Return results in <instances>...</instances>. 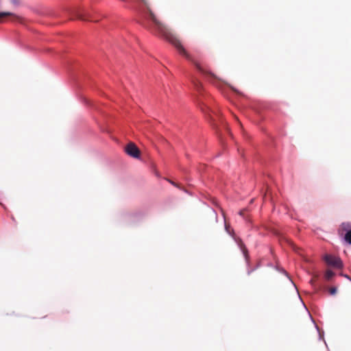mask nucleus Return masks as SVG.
<instances>
[{
  "label": "nucleus",
  "mask_w": 351,
  "mask_h": 351,
  "mask_svg": "<svg viewBox=\"0 0 351 351\" xmlns=\"http://www.w3.org/2000/svg\"><path fill=\"white\" fill-rule=\"evenodd\" d=\"M143 7L139 8L142 17L141 23L146 28L154 32L170 42L178 49L179 53L188 60H192L191 56L185 50L178 38L171 32V29L152 12L147 0H140Z\"/></svg>",
  "instance_id": "f257e3e1"
},
{
  "label": "nucleus",
  "mask_w": 351,
  "mask_h": 351,
  "mask_svg": "<svg viewBox=\"0 0 351 351\" xmlns=\"http://www.w3.org/2000/svg\"><path fill=\"white\" fill-rule=\"evenodd\" d=\"M324 261L328 265L332 266L335 268H341L343 266V263L341 259L339 257L333 255H325Z\"/></svg>",
  "instance_id": "f03ea898"
},
{
  "label": "nucleus",
  "mask_w": 351,
  "mask_h": 351,
  "mask_svg": "<svg viewBox=\"0 0 351 351\" xmlns=\"http://www.w3.org/2000/svg\"><path fill=\"white\" fill-rule=\"evenodd\" d=\"M125 151L129 156L133 158H137L140 156V150L133 143H128L125 148Z\"/></svg>",
  "instance_id": "7ed1b4c3"
},
{
  "label": "nucleus",
  "mask_w": 351,
  "mask_h": 351,
  "mask_svg": "<svg viewBox=\"0 0 351 351\" xmlns=\"http://www.w3.org/2000/svg\"><path fill=\"white\" fill-rule=\"evenodd\" d=\"M235 240H236V242L237 243L238 245L239 246L240 249L243 252L244 256H245V258H247V250L246 247L245 246L244 243H243L241 239L239 238L236 239Z\"/></svg>",
  "instance_id": "20e7f679"
},
{
  "label": "nucleus",
  "mask_w": 351,
  "mask_h": 351,
  "mask_svg": "<svg viewBox=\"0 0 351 351\" xmlns=\"http://www.w3.org/2000/svg\"><path fill=\"white\" fill-rule=\"evenodd\" d=\"M335 276V273L331 270H327L325 274V278L327 280H330Z\"/></svg>",
  "instance_id": "39448f33"
},
{
  "label": "nucleus",
  "mask_w": 351,
  "mask_h": 351,
  "mask_svg": "<svg viewBox=\"0 0 351 351\" xmlns=\"http://www.w3.org/2000/svg\"><path fill=\"white\" fill-rule=\"evenodd\" d=\"M12 14L9 12H0V23H1L3 21L4 18H5L7 16H12Z\"/></svg>",
  "instance_id": "423d86ee"
},
{
  "label": "nucleus",
  "mask_w": 351,
  "mask_h": 351,
  "mask_svg": "<svg viewBox=\"0 0 351 351\" xmlns=\"http://www.w3.org/2000/svg\"><path fill=\"white\" fill-rule=\"evenodd\" d=\"M197 69L203 73H207L208 72L197 62H194Z\"/></svg>",
  "instance_id": "0eeeda50"
},
{
  "label": "nucleus",
  "mask_w": 351,
  "mask_h": 351,
  "mask_svg": "<svg viewBox=\"0 0 351 351\" xmlns=\"http://www.w3.org/2000/svg\"><path fill=\"white\" fill-rule=\"evenodd\" d=\"M345 240L350 244H351V230H348L345 235Z\"/></svg>",
  "instance_id": "6e6552de"
},
{
  "label": "nucleus",
  "mask_w": 351,
  "mask_h": 351,
  "mask_svg": "<svg viewBox=\"0 0 351 351\" xmlns=\"http://www.w3.org/2000/svg\"><path fill=\"white\" fill-rule=\"evenodd\" d=\"M75 16H76L77 19L82 20V21L87 20V19L85 17V16L83 14H82L81 12H78V11L76 12Z\"/></svg>",
  "instance_id": "1a4fd4ad"
},
{
  "label": "nucleus",
  "mask_w": 351,
  "mask_h": 351,
  "mask_svg": "<svg viewBox=\"0 0 351 351\" xmlns=\"http://www.w3.org/2000/svg\"><path fill=\"white\" fill-rule=\"evenodd\" d=\"M329 292L331 295H335L337 293L336 287H330L329 289Z\"/></svg>",
  "instance_id": "9d476101"
},
{
  "label": "nucleus",
  "mask_w": 351,
  "mask_h": 351,
  "mask_svg": "<svg viewBox=\"0 0 351 351\" xmlns=\"http://www.w3.org/2000/svg\"><path fill=\"white\" fill-rule=\"evenodd\" d=\"M350 227V224L348 223H343L341 224V228L344 230H347Z\"/></svg>",
  "instance_id": "9b49d317"
},
{
  "label": "nucleus",
  "mask_w": 351,
  "mask_h": 351,
  "mask_svg": "<svg viewBox=\"0 0 351 351\" xmlns=\"http://www.w3.org/2000/svg\"><path fill=\"white\" fill-rule=\"evenodd\" d=\"M246 211H247V210H246V209H243V210H240V212H239V215H240L241 216H242V217H245V214Z\"/></svg>",
  "instance_id": "f8f14e48"
},
{
  "label": "nucleus",
  "mask_w": 351,
  "mask_h": 351,
  "mask_svg": "<svg viewBox=\"0 0 351 351\" xmlns=\"http://www.w3.org/2000/svg\"><path fill=\"white\" fill-rule=\"evenodd\" d=\"M168 180V181H169V182L172 185H173V186H176V187H178V188L180 187V186H179V185H178L177 183L174 182L173 181L170 180Z\"/></svg>",
  "instance_id": "ddd939ff"
},
{
  "label": "nucleus",
  "mask_w": 351,
  "mask_h": 351,
  "mask_svg": "<svg viewBox=\"0 0 351 351\" xmlns=\"http://www.w3.org/2000/svg\"><path fill=\"white\" fill-rule=\"evenodd\" d=\"M226 230H228V226L227 224H226Z\"/></svg>",
  "instance_id": "4468645a"
},
{
  "label": "nucleus",
  "mask_w": 351,
  "mask_h": 351,
  "mask_svg": "<svg viewBox=\"0 0 351 351\" xmlns=\"http://www.w3.org/2000/svg\"><path fill=\"white\" fill-rule=\"evenodd\" d=\"M311 283L313 284V283H314V280H313V279H312V280H311Z\"/></svg>",
  "instance_id": "2eb2a0df"
},
{
  "label": "nucleus",
  "mask_w": 351,
  "mask_h": 351,
  "mask_svg": "<svg viewBox=\"0 0 351 351\" xmlns=\"http://www.w3.org/2000/svg\"><path fill=\"white\" fill-rule=\"evenodd\" d=\"M12 219L13 221H15V219H14V217H12Z\"/></svg>",
  "instance_id": "dca6fc26"
}]
</instances>
